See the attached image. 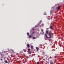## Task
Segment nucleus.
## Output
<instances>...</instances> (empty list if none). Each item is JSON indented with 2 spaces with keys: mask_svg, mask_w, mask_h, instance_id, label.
I'll return each mask as SVG.
<instances>
[{
  "mask_svg": "<svg viewBox=\"0 0 64 64\" xmlns=\"http://www.w3.org/2000/svg\"><path fill=\"white\" fill-rule=\"evenodd\" d=\"M32 30H33V31H34V29H32Z\"/></svg>",
  "mask_w": 64,
  "mask_h": 64,
  "instance_id": "5701e85b",
  "label": "nucleus"
},
{
  "mask_svg": "<svg viewBox=\"0 0 64 64\" xmlns=\"http://www.w3.org/2000/svg\"><path fill=\"white\" fill-rule=\"evenodd\" d=\"M42 32H43V31H44V30H42Z\"/></svg>",
  "mask_w": 64,
  "mask_h": 64,
  "instance_id": "6ab92c4d",
  "label": "nucleus"
},
{
  "mask_svg": "<svg viewBox=\"0 0 64 64\" xmlns=\"http://www.w3.org/2000/svg\"><path fill=\"white\" fill-rule=\"evenodd\" d=\"M52 28H53V26H50V28L51 29H52Z\"/></svg>",
  "mask_w": 64,
  "mask_h": 64,
  "instance_id": "9d476101",
  "label": "nucleus"
},
{
  "mask_svg": "<svg viewBox=\"0 0 64 64\" xmlns=\"http://www.w3.org/2000/svg\"><path fill=\"white\" fill-rule=\"evenodd\" d=\"M31 49H34V48H33V47L32 46H31Z\"/></svg>",
  "mask_w": 64,
  "mask_h": 64,
  "instance_id": "6e6552de",
  "label": "nucleus"
},
{
  "mask_svg": "<svg viewBox=\"0 0 64 64\" xmlns=\"http://www.w3.org/2000/svg\"><path fill=\"white\" fill-rule=\"evenodd\" d=\"M35 33V32H33L32 33V34H34Z\"/></svg>",
  "mask_w": 64,
  "mask_h": 64,
  "instance_id": "ddd939ff",
  "label": "nucleus"
},
{
  "mask_svg": "<svg viewBox=\"0 0 64 64\" xmlns=\"http://www.w3.org/2000/svg\"><path fill=\"white\" fill-rule=\"evenodd\" d=\"M43 34H44V32H43Z\"/></svg>",
  "mask_w": 64,
  "mask_h": 64,
  "instance_id": "393cba45",
  "label": "nucleus"
},
{
  "mask_svg": "<svg viewBox=\"0 0 64 64\" xmlns=\"http://www.w3.org/2000/svg\"><path fill=\"white\" fill-rule=\"evenodd\" d=\"M50 64H54L53 63V62H52V61H51L50 62Z\"/></svg>",
  "mask_w": 64,
  "mask_h": 64,
  "instance_id": "423d86ee",
  "label": "nucleus"
},
{
  "mask_svg": "<svg viewBox=\"0 0 64 64\" xmlns=\"http://www.w3.org/2000/svg\"><path fill=\"white\" fill-rule=\"evenodd\" d=\"M4 62H5V63H8V62H7V60H6L4 61Z\"/></svg>",
  "mask_w": 64,
  "mask_h": 64,
  "instance_id": "1a4fd4ad",
  "label": "nucleus"
},
{
  "mask_svg": "<svg viewBox=\"0 0 64 64\" xmlns=\"http://www.w3.org/2000/svg\"><path fill=\"white\" fill-rule=\"evenodd\" d=\"M29 38H31V36H29Z\"/></svg>",
  "mask_w": 64,
  "mask_h": 64,
  "instance_id": "dca6fc26",
  "label": "nucleus"
},
{
  "mask_svg": "<svg viewBox=\"0 0 64 64\" xmlns=\"http://www.w3.org/2000/svg\"><path fill=\"white\" fill-rule=\"evenodd\" d=\"M48 29H49L48 28H46V30H48Z\"/></svg>",
  "mask_w": 64,
  "mask_h": 64,
  "instance_id": "4be33fe9",
  "label": "nucleus"
},
{
  "mask_svg": "<svg viewBox=\"0 0 64 64\" xmlns=\"http://www.w3.org/2000/svg\"><path fill=\"white\" fill-rule=\"evenodd\" d=\"M51 32H50L49 36H50V37L49 38H51Z\"/></svg>",
  "mask_w": 64,
  "mask_h": 64,
  "instance_id": "f257e3e1",
  "label": "nucleus"
},
{
  "mask_svg": "<svg viewBox=\"0 0 64 64\" xmlns=\"http://www.w3.org/2000/svg\"><path fill=\"white\" fill-rule=\"evenodd\" d=\"M37 64H39L40 63L39 62H38L37 63Z\"/></svg>",
  "mask_w": 64,
  "mask_h": 64,
  "instance_id": "a211bd4d",
  "label": "nucleus"
},
{
  "mask_svg": "<svg viewBox=\"0 0 64 64\" xmlns=\"http://www.w3.org/2000/svg\"><path fill=\"white\" fill-rule=\"evenodd\" d=\"M45 36H46V38H49L47 36V35H46V34H45Z\"/></svg>",
  "mask_w": 64,
  "mask_h": 64,
  "instance_id": "7ed1b4c3",
  "label": "nucleus"
},
{
  "mask_svg": "<svg viewBox=\"0 0 64 64\" xmlns=\"http://www.w3.org/2000/svg\"><path fill=\"white\" fill-rule=\"evenodd\" d=\"M60 6H58V10H59L60 9Z\"/></svg>",
  "mask_w": 64,
  "mask_h": 64,
  "instance_id": "0eeeda50",
  "label": "nucleus"
},
{
  "mask_svg": "<svg viewBox=\"0 0 64 64\" xmlns=\"http://www.w3.org/2000/svg\"><path fill=\"white\" fill-rule=\"evenodd\" d=\"M29 54H31V53H32L31 52H29Z\"/></svg>",
  "mask_w": 64,
  "mask_h": 64,
  "instance_id": "4468645a",
  "label": "nucleus"
},
{
  "mask_svg": "<svg viewBox=\"0 0 64 64\" xmlns=\"http://www.w3.org/2000/svg\"><path fill=\"white\" fill-rule=\"evenodd\" d=\"M33 39H35V38L34 37H33Z\"/></svg>",
  "mask_w": 64,
  "mask_h": 64,
  "instance_id": "9b49d317",
  "label": "nucleus"
},
{
  "mask_svg": "<svg viewBox=\"0 0 64 64\" xmlns=\"http://www.w3.org/2000/svg\"><path fill=\"white\" fill-rule=\"evenodd\" d=\"M1 61H2L3 60L2 59H1Z\"/></svg>",
  "mask_w": 64,
  "mask_h": 64,
  "instance_id": "412c9836",
  "label": "nucleus"
},
{
  "mask_svg": "<svg viewBox=\"0 0 64 64\" xmlns=\"http://www.w3.org/2000/svg\"><path fill=\"white\" fill-rule=\"evenodd\" d=\"M27 34L28 35H29V33H27Z\"/></svg>",
  "mask_w": 64,
  "mask_h": 64,
  "instance_id": "2eb2a0df",
  "label": "nucleus"
},
{
  "mask_svg": "<svg viewBox=\"0 0 64 64\" xmlns=\"http://www.w3.org/2000/svg\"><path fill=\"white\" fill-rule=\"evenodd\" d=\"M27 46L28 47V48H30V45L29 44H28L27 45Z\"/></svg>",
  "mask_w": 64,
  "mask_h": 64,
  "instance_id": "39448f33",
  "label": "nucleus"
},
{
  "mask_svg": "<svg viewBox=\"0 0 64 64\" xmlns=\"http://www.w3.org/2000/svg\"><path fill=\"white\" fill-rule=\"evenodd\" d=\"M40 22H42V21H40Z\"/></svg>",
  "mask_w": 64,
  "mask_h": 64,
  "instance_id": "b1692460",
  "label": "nucleus"
},
{
  "mask_svg": "<svg viewBox=\"0 0 64 64\" xmlns=\"http://www.w3.org/2000/svg\"><path fill=\"white\" fill-rule=\"evenodd\" d=\"M36 49L37 51H39V48L36 47Z\"/></svg>",
  "mask_w": 64,
  "mask_h": 64,
  "instance_id": "f03ea898",
  "label": "nucleus"
},
{
  "mask_svg": "<svg viewBox=\"0 0 64 64\" xmlns=\"http://www.w3.org/2000/svg\"><path fill=\"white\" fill-rule=\"evenodd\" d=\"M42 26H44V24H42Z\"/></svg>",
  "mask_w": 64,
  "mask_h": 64,
  "instance_id": "aec40b11",
  "label": "nucleus"
},
{
  "mask_svg": "<svg viewBox=\"0 0 64 64\" xmlns=\"http://www.w3.org/2000/svg\"><path fill=\"white\" fill-rule=\"evenodd\" d=\"M49 32V31L47 30L46 31V34H47V35H48L49 34V33H48V32Z\"/></svg>",
  "mask_w": 64,
  "mask_h": 64,
  "instance_id": "20e7f679",
  "label": "nucleus"
},
{
  "mask_svg": "<svg viewBox=\"0 0 64 64\" xmlns=\"http://www.w3.org/2000/svg\"><path fill=\"white\" fill-rule=\"evenodd\" d=\"M12 52L13 53H14V54H15V52H14L12 51Z\"/></svg>",
  "mask_w": 64,
  "mask_h": 64,
  "instance_id": "f3484780",
  "label": "nucleus"
},
{
  "mask_svg": "<svg viewBox=\"0 0 64 64\" xmlns=\"http://www.w3.org/2000/svg\"><path fill=\"white\" fill-rule=\"evenodd\" d=\"M28 51H31V50H30V49H28Z\"/></svg>",
  "mask_w": 64,
  "mask_h": 64,
  "instance_id": "f8f14e48",
  "label": "nucleus"
}]
</instances>
